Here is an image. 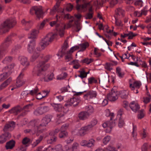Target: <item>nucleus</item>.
<instances>
[{
  "label": "nucleus",
  "mask_w": 151,
  "mask_h": 151,
  "mask_svg": "<svg viewBox=\"0 0 151 151\" xmlns=\"http://www.w3.org/2000/svg\"><path fill=\"white\" fill-rule=\"evenodd\" d=\"M15 142L13 140H11L6 143V147L7 149H11L14 146Z\"/></svg>",
  "instance_id": "obj_32"
},
{
  "label": "nucleus",
  "mask_w": 151,
  "mask_h": 151,
  "mask_svg": "<svg viewBox=\"0 0 151 151\" xmlns=\"http://www.w3.org/2000/svg\"><path fill=\"white\" fill-rule=\"evenodd\" d=\"M19 59L21 64L24 67L22 70V72H23L26 70L29 65V63L27 58L24 56H20L19 57Z\"/></svg>",
  "instance_id": "obj_10"
},
{
  "label": "nucleus",
  "mask_w": 151,
  "mask_h": 151,
  "mask_svg": "<svg viewBox=\"0 0 151 151\" xmlns=\"http://www.w3.org/2000/svg\"><path fill=\"white\" fill-rule=\"evenodd\" d=\"M68 135V133L65 131L61 130L59 133V136L60 138H63L66 137Z\"/></svg>",
  "instance_id": "obj_46"
},
{
  "label": "nucleus",
  "mask_w": 151,
  "mask_h": 151,
  "mask_svg": "<svg viewBox=\"0 0 151 151\" xmlns=\"http://www.w3.org/2000/svg\"><path fill=\"white\" fill-rule=\"evenodd\" d=\"M121 115H118L117 118L119 119L118 126L120 127H122L124 124V120L121 117Z\"/></svg>",
  "instance_id": "obj_35"
},
{
  "label": "nucleus",
  "mask_w": 151,
  "mask_h": 151,
  "mask_svg": "<svg viewBox=\"0 0 151 151\" xmlns=\"http://www.w3.org/2000/svg\"><path fill=\"white\" fill-rule=\"evenodd\" d=\"M111 137L109 136H107L105 137L103 140V143L104 145L107 144L110 141Z\"/></svg>",
  "instance_id": "obj_48"
},
{
  "label": "nucleus",
  "mask_w": 151,
  "mask_h": 151,
  "mask_svg": "<svg viewBox=\"0 0 151 151\" xmlns=\"http://www.w3.org/2000/svg\"><path fill=\"white\" fill-rule=\"evenodd\" d=\"M95 141L93 139H91L87 141V143L86 145V147H93L94 145Z\"/></svg>",
  "instance_id": "obj_45"
},
{
  "label": "nucleus",
  "mask_w": 151,
  "mask_h": 151,
  "mask_svg": "<svg viewBox=\"0 0 151 151\" xmlns=\"http://www.w3.org/2000/svg\"><path fill=\"white\" fill-rule=\"evenodd\" d=\"M141 85V82L138 81H134L132 83H130L129 86L132 90H133L135 89H138Z\"/></svg>",
  "instance_id": "obj_20"
},
{
  "label": "nucleus",
  "mask_w": 151,
  "mask_h": 151,
  "mask_svg": "<svg viewBox=\"0 0 151 151\" xmlns=\"http://www.w3.org/2000/svg\"><path fill=\"white\" fill-rule=\"evenodd\" d=\"M12 59V58L11 57L8 56L6 57L4 60L3 62L5 64H7L8 63L10 62Z\"/></svg>",
  "instance_id": "obj_56"
},
{
  "label": "nucleus",
  "mask_w": 151,
  "mask_h": 151,
  "mask_svg": "<svg viewBox=\"0 0 151 151\" xmlns=\"http://www.w3.org/2000/svg\"><path fill=\"white\" fill-rule=\"evenodd\" d=\"M128 39H132L134 37L137 35V34H134L132 32H130L128 33Z\"/></svg>",
  "instance_id": "obj_64"
},
{
  "label": "nucleus",
  "mask_w": 151,
  "mask_h": 151,
  "mask_svg": "<svg viewBox=\"0 0 151 151\" xmlns=\"http://www.w3.org/2000/svg\"><path fill=\"white\" fill-rule=\"evenodd\" d=\"M14 19H7L0 25V34H2L8 31L9 28L13 27L16 24Z\"/></svg>",
  "instance_id": "obj_5"
},
{
  "label": "nucleus",
  "mask_w": 151,
  "mask_h": 151,
  "mask_svg": "<svg viewBox=\"0 0 151 151\" xmlns=\"http://www.w3.org/2000/svg\"><path fill=\"white\" fill-rule=\"evenodd\" d=\"M24 76V73L21 72L18 77L16 83V86L17 87H20L25 83V80L23 79Z\"/></svg>",
  "instance_id": "obj_12"
},
{
  "label": "nucleus",
  "mask_w": 151,
  "mask_h": 151,
  "mask_svg": "<svg viewBox=\"0 0 151 151\" xmlns=\"http://www.w3.org/2000/svg\"><path fill=\"white\" fill-rule=\"evenodd\" d=\"M90 2L85 3L82 5L77 4L76 6V9L79 12H82L85 11L88 8H89L90 5Z\"/></svg>",
  "instance_id": "obj_13"
},
{
  "label": "nucleus",
  "mask_w": 151,
  "mask_h": 151,
  "mask_svg": "<svg viewBox=\"0 0 151 151\" xmlns=\"http://www.w3.org/2000/svg\"><path fill=\"white\" fill-rule=\"evenodd\" d=\"M87 110V112L89 114L93 113L94 111V109L93 107L91 106H87L86 108Z\"/></svg>",
  "instance_id": "obj_61"
},
{
  "label": "nucleus",
  "mask_w": 151,
  "mask_h": 151,
  "mask_svg": "<svg viewBox=\"0 0 151 151\" xmlns=\"http://www.w3.org/2000/svg\"><path fill=\"white\" fill-rule=\"evenodd\" d=\"M29 94V92L27 91H23L21 94V98L25 99L27 96Z\"/></svg>",
  "instance_id": "obj_59"
},
{
  "label": "nucleus",
  "mask_w": 151,
  "mask_h": 151,
  "mask_svg": "<svg viewBox=\"0 0 151 151\" xmlns=\"http://www.w3.org/2000/svg\"><path fill=\"white\" fill-rule=\"evenodd\" d=\"M151 147V140L150 142L145 143L142 146V151H147V147Z\"/></svg>",
  "instance_id": "obj_38"
},
{
  "label": "nucleus",
  "mask_w": 151,
  "mask_h": 151,
  "mask_svg": "<svg viewBox=\"0 0 151 151\" xmlns=\"http://www.w3.org/2000/svg\"><path fill=\"white\" fill-rule=\"evenodd\" d=\"M89 44L88 42H86L80 44L78 46L79 47V49H80V51H84L87 47H89Z\"/></svg>",
  "instance_id": "obj_29"
},
{
  "label": "nucleus",
  "mask_w": 151,
  "mask_h": 151,
  "mask_svg": "<svg viewBox=\"0 0 151 151\" xmlns=\"http://www.w3.org/2000/svg\"><path fill=\"white\" fill-rule=\"evenodd\" d=\"M94 53L97 57H99L101 55V54L99 52V49L97 48H94Z\"/></svg>",
  "instance_id": "obj_55"
},
{
  "label": "nucleus",
  "mask_w": 151,
  "mask_h": 151,
  "mask_svg": "<svg viewBox=\"0 0 151 151\" xmlns=\"http://www.w3.org/2000/svg\"><path fill=\"white\" fill-rule=\"evenodd\" d=\"M72 58V54L67 52L65 56V59L67 62L70 61Z\"/></svg>",
  "instance_id": "obj_50"
},
{
  "label": "nucleus",
  "mask_w": 151,
  "mask_h": 151,
  "mask_svg": "<svg viewBox=\"0 0 151 151\" xmlns=\"http://www.w3.org/2000/svg\"><path fill=\"white\" fill-rule=\"evenodd\" d=\"M51 151H64L62 148V146L61 144L56 145L55 148H52Z\"/></svg>",
  "instance_id": "obj_34"
},
{
  "label": "nucleus",
  "mask_w": 151,
  "mask_h": 151,
  "mask_svg": "<svg viewBox=\"0 0 151 151\" xmlns=\"http://www.w3.org/2000/svg\"><path fill=\"white\" fill-rule=\"evenodd\" d=\"M56 17L57 19L56 21H52L50 23V24L51 26L53 27L55 26L56 27H59L60 24L58 23L61 20V19H60V17L59 15H57L56 16Z\"/></svg>",
  "instance_id": "obj_22"
},
{
  "label": "nucleus",
  "mask_w": 151,
  "mask_h": 151,
  "mask_svg": "<svg viewBox=\"0 0 151 151\" xmlns=\"http://www.w3.org/2000/svg\"><path fill=\"white\" fill-rule=\"evenodd\" d=\"M15 127V122H11L6 124L3 130L4 132L8 131L11 128H14Z\"/></svg>",
  "instance_id": "obj_23"
},
{
  "label": "nucleus",
  "mask_w": 151,
  "mask_h": 151,
  "mask_svg": "<svg viewBox=\"0 0 151 151\" xmlns=\"http://www.w3.org/2000/svg\"><path fill=\"white\" fill-rule=\"evenodd\" d=\"M47 21V20H44L40 24H38V27L40 29H42L44 26L46 22Z\"/></svg>",
  "instance_id": "obj_63"
},
{
  "label": "nucleus",
  "mask_w": 151,
  "mask_h": 151,
  "mask_svg": "<svg viewBox=\"0 0 151 151\" xmlns=\"http://www.w3.org/2000/svg\"><path fill=\"white\" fill-rule=\"evenodd\" d=\"M129 107L135 112H137L140 109V106L137 102L133 101L129 104Z\"/></svg>",
  "instance_id": "obj_17"
},
{
  "label": "nucleus",
  "mask_w": 151,
  "mask_h": 151,
  "mask_svg": "<svg viewBox=\"0 0 151 151\" xmlns=\"http://www.w3.org/2000/svg\"><path fill=\"white\" fill-rule=\"evenodd\" d=\"M49 110V108L47 106H41L38 108L34 113L36 115H39L48 111Z\"/></svg>",
  "instance_id": "obj_9"
},
{
  "label": "nucleus",
  "mask_w": 151,
  "mask_h": 151,
  "mask_svg": "<svg viewBox=\"0 0 151 151\" xmlns=\"http://www.w3.org/2000/svg\"><path fill=\"white\" fill-rule=\"evenodd\" d=\"M21 110V109L19 106H15L13 107L8 112L10 114H13L15 115L19 113Z\"/></svg>",
  "instance_id": "obj_25"
},
{
  "label": "nucleus",
  "mask_w": 151,
  "mask_h": 151,
  "mask_svg": "<svg viewBox=\"0 0 151 151\" xmlns=\"http://www.w3.org/2000/svg\"><path fill=\"white\" fill-rule=\"evenodd\" d=\"M29 42V43L28 45L27 51L29 53H33V55L30 59V60L34 61L40 55V51L41 50V49L38 47L35 49V43L34 40H30Z\"/></svg>",
  "instance_id": "obj_3"
},
{
  "label": "nucleus",
  "mask_w": 151,
  "mask_h": 151,
  "mask_svg": "<svg viewBox=\"0 0 151 151\" xmlns=\"http://www.w3.org/2000/svg\"><path fill=\"white\" fill-rule=\"evenodd\" d=\"M93 60L91 58L89 59L88 58H86L83 60V62L86 63L87 64H89L91 62H92Z\"/></svg>",
  "instance_id": "obj_62"
},
{
  "label": "nucleus",
  "mask_w": 151,
  "mask_h": 151,
  "mask_svg": "<svg viewBox=\"0 0 151 151\" xmlns=\"http://www.w3.org/2000/svg\"><path fill=\"white\" fill-rule=\"evenodd\" d=\"M89 12L87 13L85 16V18L86 19H90L93 17V13L92 12V6H90L88 9Z\"/></svg>",
  "instance_id": "obj_31"
},
{
  "label": "nucleus",
  "mask_w": 151,
  "mask_h": 151,
  "mask_svg": "<svg viewBox=\"0 0 151 151\" xmlns=\"http://www.w3.org/2000/svg\"><path fill=\"white\" fill-rule=\"evenodd\" d=\"M43 137L42 136H40L39 137L36 141L34 142L32 144V146L33 147H35L38 145L42 140Z\"/></svg>",
  "instance_id": "obj_41"
},
{
  "label": "nucleus",
  "mask_w": 151,
  "mask_h": 151,
  "mask_svg": "<svg viewBox=\"0 0 151 151\" xmlns=\"http://www.w3.org/2000/svg\"><path fill=\"white\" fill-rule=\"evenodd\" d=\"M75 27L76 28V31L77 32H79L81 28L80 24L77 22H75Z\"/></svg>",
  "instance_id": "obj_57"
},
{
  "label": "nucleus",
  "mask_w": 151,
  "mask_h": 151,
  "mask_svg": "<svg viewBox=\"0 0 151 151\" xmlns=\"http://www.w3.org/2000/svg\"><path fill=\"white\" fill-rule=\"evenodd\" d=\"M37 17H41L42 16L43 12L42 7L40 6H35L33 8Z\"/></svg>",
  "instance_id": "obj_16"
},
{
  "label": "nucleus",
  "mask_w": 151,
  "mask_h": 151,
  "mask_svg": "<svg viewBox=\"0 0 151 151\" xmlns=\"http://www.w3.org/2000/svg\"><path fill=\"white\" fill-rule=\"evenodd\" d=\"M52 116L51 115H47L43 118L41 122L38 119L31 121L29 124L32 126V129L25 130V133L32 132V134H34L37 131H40L41 129L44 127L46 126L51 121Z\"/></svg>",
  "instance_id": "obj_1"
},
{
  "label": "nucleus",
  "mask_w": 151,
  "mask_h": 151,
  "mask_svg": "<svg viewBox=\"0 0 151 151\" xmlns=\"http://www.w3.org/2000/svg\"><path fill=\"white\" fill-rule=\"evenodd\" d=\"M9 75V73H8L7 72H6L0 75V81H3Z\"/></svg>",
  "instance_id": "obj_43"
},
{
  "label": "nucleus",
  "mask_w": 151,
  "mask_h": 151,
  "mask_svg": "<svg viewBox=\"0 0 151 151\" xmlns=\"http://www.w3.org/2000/svg\"><path fill=\"white\" fill-rule=\"evenodd\" d=\"M89 115V114L87 112L82 111L79 114L78 116L80 119L84 120L87 119Z\"/></svg>",
  "instance_id": "obj_24"
},
{
  "label": "nucleus",
  "mask_w": 151,
  "mask_h": 151,
  "mask_svg": "<svg viewBox=\"0 0 151 151\" xmlns=\"http://www.w3.org/2000/svg\"><path fill=\"white\" fill-rule=\"evenodd\" d=\"M97 95V92L93 90L88 91L84 95V99L88 101H90L91 99L96 98Z\"/></svg>",
  "instance_id": "obj_8"
},
{
  "label": "nucleus",
  "mask_w": 151,
  "mask_h": 151,
  "mask_svg": "<svg viewBox=\"0 0 151 151\" xmlns=\"http://www.w3.org/2000/svg\"><path fill=\"white\" fill-rule=\"evenodd\" d=\"M67 76V74L66 73H62L57 76V79L59 80H63L65 79Z\"/></svg>",
  "instance_id": "obj_36"
},
{
  "label": "nucleus",
  "mask_w": 151,
  "mask_h": 151,
  "mask_svg": "<svg viewBox=\"0 0 151 151\" xmlns=\"http://www.w3.org/2000/svg\"><path fill=\"white\" fill-rule=\"evenodd\" d=\"M49 67V65L45 64L44 61H41L38 64L37 66L34 68L33 72L37 76L43 78L44 81L48 82L52 80L54 76L52 73L47 75V74L46 70Z\"/></svg>",
  "instance_id": "obj_2"
},
{
  "label": "nucleus",
  "mask_w": 151,
  "mask_h": 151,
  "mask_svg": "<svg viewBox=\"0 0 151 151\" xmlns=\"http://www.w3.org/2000/svg\"><path fill=\"white\" fill-rule=\"evenodd\" d=\"M129 93L127 90H123L120 91L119 92V95L122 99H126L128 98Z\"/></svg>",
  "instance_id": "obj_21"
},
{
  "label": "nucleus",
  "mask_w": 151,
  "mask_h": 151,
  "mask_svg": "<svg viewBox=\"0 0 151 151\" xmlns=\"http://www.w3.org/2000/svg\"><path fill=\"white\" fill-rule=\"evenodd\" d=\"M122 106L127 110L129 109V107L128 102L126 101H124L122 104Z\"/></svg>",
  "instance_id": "obj_53"
},
{
  "label": "nucleus",
  "mask_w": 151,
  "mask_h": 151,
  "mask_svg": "<svg viewBox=\"0 0 151 151\" xmlns=\"http://www.w3.org/2000/svg\"><path fill=\"white\" fill-rule=\"evenodd\" d=\"M115 12L117 15L123 16L124 14V11L120 8H119L115 11Z\"/></svg>",
  "instance_id": "obj_52"
},
{
  "label": "nucleus",
  "mask_w": 151,
  "mask_h": 151,
  "mask_svg": "<svg viewBox=\"0 0 151 151\" xmlns=\"http://www.w3.org/2000/svg\"><path fill=\"white\" fill-rule=\"evenodd\" d=\"M110 116H111L110 118V120L109 121L106 122L104 123L103 125V127L104 128H106V132L107 133L110 132L113 127H114L116 125V119H114V122L113 121V117L114 116V114L113 113H111L110 114Z\"/></svg>",
  "instance_id": "obj_7"
},
{
  "label": "nucleus",
  "mask_w": 151,
  "mask_h": 151,
  "mask_svg": "<svg viewBox=\"0 0 151 151\" xmlns=\"http://www.w3.org/2000/svg\"><path fill=\"white\" fill-rule=\"evenodd\" d=\"M104 68L107 70L111 71L112 69L113 65L111 63H107L104 65Z\"/></svg>",
  "instance_id": "obj_37"
},
{
  "label": "nucleus",
  "mask_w": 151,
  "mask_h": 151,
  "mask_svg": "<svg viewBox=\"0 0 151 151\" xmlns=\"http://www.w3.org/2000/svg\"><path fill=\"white\" fill-rule=\"evenodd\" d=\"M116 73L118 77L120 78H123L124 75V72L122 70L121 68L119 67L116 68Z\"/></svg>",
  "instance_id": "obj_30"
},
{
  "label": "nucleus",
  "mask_w": 151,
  "mask_h": 151,
  "mask_svg": "<svg viewBox=\"0 0 151 151\" xmlns=\"http://www.w3.org/2000/svg\"><path fill=\"white\" fill-rule=\"evenodd\" d=\"M61 16H60V18L61 19V18L63 17H64V18L65 19H68L72 17L69 14H67L66 15H65L64 13V11H63L62 12L60 13Z\"/></svg>",
  "instance_id": "obj_49"
},
{
  "label": "nucleus",
  "mask_w": 151,
  "mask_h": 151,
  "mask_svg": "<svg viewBox=\"0 0 151 151\" xmlns=\"http://www.w3.org/2000/svg\"><path fill=\"white\" fill-rule=\"evenodd\" d=\"M97 121L96 120L94 119L92 120L91 122V124H88V126H89L90 127V129L91 130L92 127L95 125L97 123Z\"/></svg>",
  "instance_id": "obj_54"
},
{
  "label": "nucleus",
  "mask_w": 151,
  "mask_h": 151,
  "mask_svg": "<svg viewBox=\"0 0 151 151\" xmlns=\"http://www.w3.org/2000/svg\"><path fill=\"white\" fill-rule=\"evenodd\" d=\"M88 84H92L93 83H96L97 82V81L93 77H91L88 78Z\"/></svg>",
  "instance_id": "obj_42"
},
{
  "label": "nucleus",
  "mask_w": 151,
  "mask_h": 151,
  "mask_svg": "<svg viewBox=\"0 0 151 151\" xmlns=\"http://www.w3.org/2000/svg\"><path fill=\"white\" fill-rule=\"evenodd\" d=\"M110 6L112 7L118 3V0H109L108 1Z\"/></svg>",
  "instance_id": "obj_51"
},
{
  "label": "nucleus",
  "mask_w": 151,
  "mask_h": 151,
  "mask_svg": "<svg viewBox=\"0 0 151 151\" xmlns=\"http://www.w3.org/2000/svg\"><path fill=\"white\" fill-rule=\"evenodd\" d=\"M39 31L38 30L33 29L32 30L31 33L28 35V38L32 39V40H34L36 37L37 35L39 33Z\"/></svg>",
  "instance_id": "obj_27"
},
{
  "label": "nucleus",
  "mask_w": 151,
  "mask_h": 151,
  "mask_svg": "<svg viewBox=\"0 0 151 151\" xmlns=\"http://www.w3.org/2000/svg\"><path fill=\"white\" fill-rule=\"evenodd\" d=\"M53 134L52 132L50 133V136L47 139V142L48 144H51L56 141L57 137L54 135H52Z\"/></svg>",
  "instance_id": "obj_28"
},
{
  "label": "nucleus",
  "mask_w": 151,
  "mask_h": 151,
  "mask_svg": "<svg viewBox=\"0 0 151 151\" xmlns=\"http://www.w3.org/2000/svg\"><path fill=\"white\" fill-rule=\"evenodd\" d=\"M90 127L88 125L81 127L79 130H77V134L80 136H83L91 130Z\"/></svg>",
  "instance_id": "obj_11"
},
{
  "label": "nucleus",
  "mask_w": 151,
  "mask_h": 151,
  "mask_svg": "<svg viewBox=\"0 0 151 151\" xmlns=\"http://www.w3.org/2000/svg\"><path fill=\"white\" fill-rule=\"evenodd\" d=\"M57 35L56 33H50L48 34L42 40L40 43L41 50H43L48 46L56 37Z\"/></svg>",
  "instance_id": "obj_4"
},
{
  "label": "nucleus",
  "mask_w": 151,
  "mask_h": 151,
  "mask_svg": "<svg viewBox=\"0 0 151 151\" xmlns=\"http://www.w3.org/2000/svg\"><path fill=\"white\" fill-rule=\"evenodd\" d=\"M48 93L47 91H43L42 93L38 92L36 95V98L38 99H40L46 96Z\"/></svg>",
  "instance_id": "obj_26"
},
{
  "label": "nucleus",
  "mask_w": 151,
  "mask_h": 151,
  "mask_svg": "<svg viewBox=\"0 0 151 151\" xmlns=\"http://www.w3.org/2000/svg\"><path fill=\"white\" fill-rule=\"evenodd\" d=\"M59 6V4H56V5L54 6L53 8L51 10L50 14V15H54L57 12Z\"/></svg>",
  "instance_id": "obj_40"
},
{
  "label": "nucleus",
  "mask_w": 151,
  "mask_h": 151,
  "mask_svg": "<svg viewBox=\"0 0 151 151\" xmlns=\"http://www.w3.org/2000/svg\"><path fill=\"white\" fill-rule=\"evenodd\" d=\"M107 97L108 99L111 101H115L118 99L117 92L113 90H111L108 94Z\"/></svg>",
  "instance_id": "obj_14"
},
{
  "label": "nucleus",
  "mask_w": 151,
  "mask_h": 151,
  "mask_svg": "<svg viewBox=\"0 0 151 151\" xmlns=\"http://www.w3.org/2000/svg\"><path fill=\"white\" fill-rule=\"evenodd\" d=\"M87 73L84 70L81 71L80 72V75L78 76L81 77V78H86L87 77Z\"/></svg>",
  "instance_id": "obj_58"
},
{
  "label": "nucleus",
  "mask_w": 151,
  "mask_h": 151,
  "mask_svg": "<svg viewBox=\"0 0 151 151\" xmlns=\"http://www.w3.org/2000/svg\"><path fill=\"white\" fill-rule=\"evenodd\" d=\"M79 145L76 142H74L72 146V151H80L79 149Z\"/></svg>",
  "instance_id": "obj_39"
},
{
  "label": "nucleus",
  "mask_w": 151,
  "mask_h": 151,
  "mask_svg": "<svg viewBox=\"0 0 151 151\" xmlns=\"http://www.w3.org/2000/svg\"><path fill=\"white\" fill-rule=\"evenodd\" d=\"M73 20H70L69 22L66 25H63V27H60V28L58 29L59 31V33L61 37H62L64 35V30L65 28H68L72 26L73 24L71 23L73 22Z\"/></svg>",
  "instance_id": "obj_15"
},
{
  "label": "nucleus",
  "mask_w": 151,
  "mask_h": 151,
  "mask_svg": "<svg viewBox=\"0 0 151 151\" xmlns=\"http://www.w3.org/2000/svg\"><path fill=\"white\" fill-rule=\"evenodd\" d=\"M80 101L79 99L78 98H73L70 99L69 100L68 102V104H65V106L67 105H73V106H76L78 105Z\"/></svg>",
  "instance_id": "obj_18"
},
{
  "label": "nucleus",
  "mask_w": 151,
  "mask_h": 151,
  "mask_svg": "<svg viewBox=\"0 0 151 151\" xmlns=\"http://www.w3.org/2000/svg\"><path fill=\"white\" fill-rule=\"evenodd\" d=\"M116 149L114 147L109 145L107 147L105 148L104 150V151H116Z\"/></svg>",
  "instance_id": "obj_47"
},
{
  "label": "nucleus",
  "mask_w": 151,
  "mask_h": 151,
  "mask_svg": "<svg viewBox=\"0 0 151 151\" xmlns=\"http://www.w3.org/2000/svg\"><path fill=\"white\" fill-rule=\"evenodd\" d=\"M79 49V47L78 46H76L72 47L70 49V50L67 52L70 53L72 54V53L75 50Z\"/></svg>",
  "instance_id": "obj_60"
},
{
  "label": "nucleus",
  "mask_w": 151,
  "mask_h": 151,
  "mask_svg": "<svg viewBox=\"0 0 151 151\" xmlns=\"http://www.w3.org/2000/svg\"><path fill=\"white\" fill-rule=\"evenodd\" d=\"M51 105L55 111L60 112V113L57 114L58 119L63 117L68 111V109L66 106H65V107H63L62 105L60 104L53 103L51 104Z\"/></svg>",
  "instance_id": "obj_6"
},
{
  "label": "nucleus",
  "mask_w": 151,
  "mask_h": 151,
  "mask_svg": "<svg viewBox=\"0 0 151 151\" xmlns=\"http://www.w3.org/2000/svg\"><path fill=\"white\" fill-rule=\"evenodd\" d=\"M11 137V134L9 133H5L2 135L0 137V143H3Z\"/></svg>",
  "instance_id": "obj_19"
},
{
  "label": "nucleus",
  "mask_w": 151,
  "mask_h": 151,
  "mask_svg": "<svg viewBox=\"0 0 151 151\" xmlns=\"http://www.w3.org/2000/svg\"><path fill=\"white\" fill-rule=\"evenodd\" d=\"M39 92V89L37 87H35L32 90L30 91L29 92V94L31 95H34L37 94Z\"/></svg>",
  "instance_id": "obj_44"
},
{
  "label": "nucleus",
  "mask_w": 151,
  "mask_h": 151,
  "mask_svg": "<svg viewBox=\"0 0 151 151\" xmlns=\"http://www.w3.org/2000/svg\"><path fill=\"white\" fill-rule=\"evenodd\" d=\"M12 78H9L3 83L0 86V89H2L6 87L12 81Z\"/></svg>",
  "instance_id": "obj_33"
}]
</instances>
